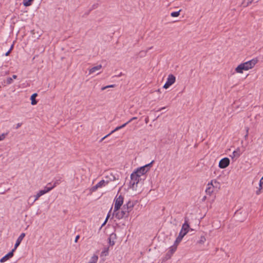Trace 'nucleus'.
<instances>
[{"mask_svg":"<svg viewBox=\"0 0 263 263\" xmlns=\"http://www.w3.org/2000/svg\"><path fill=\"white\" fill-rule=\"evenodd\" d=\"M165 107H162V108H160V109L158 110V111H161V110H163V109H165Z\"/></svg>","mask_w":263,"mask_h":263,"instance_id":"46","label":"nucleus"},{"mask_svg":"<svg viewBox=\"0 0 263 263\" xmlns=\"http://www.w3.org/2000/svg\"><path fill=\"white\" fill-rule=\"evenodd\" d=\"M107 177L109 178L110 181H115L116 178L115 176L112 174H110L109 175L107 176Z\"/></svg>","mask_w":263,"mask_h":263,"instance_id":"29","label":"nucleus"},{"mask_svg":"<svg viewBox=\"0 0 263 263\" xmlns=\"http://www.w3.org/2000/svg\"><path fill=\"white\" fill-rule=\"evenodd\" d=\"M213 181L211 182V183H208V187L206 188L205 190V192L207 194L211 195L213 192V187L214 185L212 183Z\"/></svg>","mask_w":263,"mask_h":263,"instance_id":"13","label":"nucleus"},{"mask_svg":"<svg viewBox=\"0 0 263 263\" xmlns=\"http://www.w3.org/2000/svg\"><path fill=\"white\" fill-rule=\"evenodd\" d=\"M129 123L128 121L126 122L125 123L123 124V125H121V126H118L115 129H114L113 130H112L111 132H110V134H112L114 133V132L124 127L126 125H127Z\"/></svg>","mask_w":263,"mask_h":263,"instance_id":"20","label":"nucleus"},{"mask_svg":"<svg viewBox=\"0 0 263 263\" xmlns=\"http://www.w3.org/2000/svg\"><path fill=\"white\" fill-rule=\"evenodd\" d=\"M206 240V239L204 236L200 237V240L198 241L197 243L199 244H203Z\"/></svg>","mask_w":263,"mask_h":263,"instance_id":"27","label":"nucleus"},{"mask_svg":"<svg viewBox=\"0 0 263 263\" xmlns=\"http://www.w3.org/2000/svg\"><path fill=\"white\" fill-rule=\"evenodd\" d=\"M79 238H80V236H79V235H77V236H76V238H75V240H74V241H75L76 242H77V241H78V240L79 239Z\"/></svg>","mask_w":263,"mask_h":263,"instance_id":"44","label":"nucleus"},{"mask_svg":"<svg viewBox=\"0 0 263 263\" xmlns=\"http://www.w3.org/2000/svg\"><path fill=\"white\" fill-rule=\"evenodd\" d=\"M181 240L182 239H179V238L177 237V238H176V240H175L173 246H175L176 247V248H177V246L180 242Z\"/></svg>","mask_w":263,"mask_h":263,"instance_id":"30","label":"nucleus"},{"mask_svg":"<svg viewBox=\"0 0 263 263\" xmlns=\"http://www.w3.org/2000/svg\"><path fill=\"white\" fill-rule=\"evenodd\" d=\"M116 234L115 233H112L110 237H109V243L110 246H114L115 245V242L114 240H111V239H116Z\"/></svg>","mask_w":263,"mask_h":263,"instance_id":"17","label":"nucleus"},{"mask_svg":"<svg viewBox=\"0 0 263 263\" xmlns=\"http://www.w3.org/2000/svg\"><path fill=\"white\" fill-rule=\"evenodd\" d=\"M149 121V118L148 117H147L145 119V122L147 124L148 123Z\"/></svg>","mask_w":263,"mask_h":263,"instance_id":"43","label":"nucleus"},{"mask_svg":"<svg viewBox=\"0 0 263 263\" xmlns=\"http://www.w3.org/2000/svg\"><path fill=\"white\" fill-rule=\"evenodd\" d=\"M108 217H109V215L108 214V215L107 216V217H106V219H105V221H104V222L102 224V227H103V226L105 224V223H106V221H107V219H108Z\"/></svg>","mask_w":263,"mask_h":263,"instance_id":"41","label":"nucleus"},{"mask_svg":"<svg viewBox=\"0 0 263 263\" xmlns=\"http://www.w3.org/2000/svg\"><path fill=\"white\" fill-rule=\"evenodd\" d=\"M134 205L133 202L130 201H129L126 204L123 205V206H125L126 209L129 210L130 211L133 210Z\"/></svg>","mask_w":263,"mask_h":263,"instance_id":"16","label":"nucleus"},{"mask_svg":"<svg viewBox=\"0 0 263 263\" xmlns=\"http://www.w3.org/2000/svg\"><path fill=\"white\" fill-rule=\"evenodd\" d=\"M248 130H249V129L247 128V134L245 136V138L246 139L247 138H248Z\"/></svg>","mask_w":263,"mask_h":263,"instance_id":"42","label":"nucleus"},{"mask_svg":"<svg viewBox=\"0 0 263 263\" xmlns=\"http://www.w3.org/2000/svg\"><path fill=\"white\" fill-rule=\"evenodd\" d=\"M114 215H115V217L118 219H121L123 218H127L128 217V214L127 212L125 211H124L122 209L121 211L119 210L115 212V210H114Z\"/></svg>","mask_w":263,"mask_h":263,"instance_id":"6","label":"nucleus"},{"mask_svg":"<svg viewBox=\"0 0 263 263\" xmlns=\"http://www.w3.org/2000/svg\"><path fill=\"white\" fill-rule=\"evenodd\" d=\"M22 124L21 123H17V124H16V129L20 127H21V126Z\"/></svg>","mask_w":263,"mask_h":263,"instance_id":"40","label":"nucleus"},{"mask_svg":"<svg viewBox=\"0 0 263 263\" xmlns=\"http://www.w3.org/2000/svg\"><path fill=\"white\" fill-rule=\"evenodd\" d=\"M240 155V151L239 149H237V150L236 151H234L233 152V154H232V155H231L230 156L233 159L234 158H238L239 157Z\"/></svg>","mask_w":263,"mask_h":263,"instance_id":"19","label":"nucleus"},{"mask_svg":"<svg viewBox=\"0 0 263 263\" xmlns=\"http://www.w3.org/2000/svg\"><path fill=\"white\" fill-rule=\"evenodd\" d=\"M59 181L60 180H56L54 182V184L52 186H48V187H52V189H53L54 187H55L57 186V184H59Z\"/></svg>","mask_w":263,"mask_h":263,"instance_id":"32","label":"nucleus"},{"mask_svg":"<svg viewBox=\"0 0 263 263\" xmlns=\"http://www.w3.org/2000/svg\"><path fill=\"white\" fill-rule=\"evenodd\" d=\"M98 259V257L97 255H94L91 257L90 261L88 263H96Z\"/></svg>","mask_w":263,"mask_h":263,"instance_id":"24","label":"nucleus"},{"mask_svg":"<svg viewBox=\"0 0 263 263\" xmlns=\"http://www.w3.org/2000/svg\"><path fill=\"white\" fill-rule=\"evenodd\" d=\"M114 85H108V86H105V87H103L101 89L102 90H104L105 89H106V88H111V87H114Z\"/></svg>","mask_w":263,"mask_h":263,"instance_id":"34","label":"nucleus"},{"mask_svg":"<svg viewBox=\"0 0 263 263\" xmlns=\"http://www.w3.org/2000/svg\"><path fill=\"white\" fill-rule=\"evenodd\" d=\"M13 45H12L11 46L10 49H11V50H12L13 49Z\"/></svg>","mask_w":263,"mask_h":263,"instance_id":"49","label":"nucleus"},{"mask_svg":"<svg viewBox=\"0 0 263 263\" xmlns=\"http://www.w3.org/2000/svg\"><path fill=\"white\" fill-rule=\"evenodd\" d=\"M25 236V233H22L20 235V236L18 237V238L16 240V241L15 242V244L14 245V247L13 249H14L15 250L16 249V248L19 246L21 241H22L23 239L24 238Z\"/></svg>","mask_w":263,"mask_h":263,"instance_id":"12","label":"nucleus"},{"mask_svg":"<svg viewBox=\"0 0 263 263\" xmlns=\"http://www.w3.org/2000/svg\"><path fill=\"white\" fill-rule=\"evenodd\" d=\"M11 49H10L6 53H5V55L6 56H8L10 53L11 52Z\"/></svg>","mask_w":263,"mask_h":263,"instance_id":"39","label":"nucleus"},{"mask_svg":"<svg viewBox=\"0 0 263 263\" xmlns=\"http://www.w3.org/2000/svg\"><path fill=\"white\" fill-rule=\"evenodd\" d=\"M245 70L244 66L242 63L239 65L235 69V71L238 73H242L243 71Z\"/></svg>","mask_w":263,"mask_h":263,"instance_id":"18","label":"nucleus"},{"mask_svg":"<svg viewBox=\"0 0 263 263\" xmlns=\"http://www.w3.org/2000/svg\"><path fill=\"white\" fill-rule=\"evenodd\" d=\"M189 219L187 217H185L184 223L183 224L181 228V231L187 233L189 232L190 228L189 224L188 223Z\"/></svg>","mask_w":263,"mask_h":263,"instance_id":"11","label":"nucleus"},{"mask_svg":"<svg viewBox=\"0 0 263 263\" xmlns=\"http://www.w3.org/2000/svg\"><path fill=\"white\" fill-rule=\"evenodd\" d=\"M108 183V181H105L104 180H102L99 182H98L97 185L99 188L102 187L103 186H105L106 184Z\"/></svg>","mask_w":263,"mask_h":263,"instance_id":"21","label":"nucleus"},{"mask_svg":"<svg viewBox=\"0 0 263 263\" xmlns=\"http://www.w3.org/2000/svg\"><path fill=\"white\" fill-rule=\"evenodd\" d=\"M101 68H102L101 65H99L93 67L92 68L90 69L89 74L93 73L96 72L97 71L100 70L101 69Z\"/></svg>","mask_w":263,"mask_h":263,"instance_id":"14","label":"nucleus"},{"mask_svg":"<svg viewBox=\"0 0 263 263\" xmlns=\"http://www.w3.org/2000/svg\"><path fill=\"white\" fill-rule=\"evenodd\" d=\"M137 119V118L136 117H133L132 118H131V119L128 121V122H129V123H130V122H132V121L135 120H136V119Z\"/></svg>","mask_w":263,"mask_h":263,"instance_id":"38","label":"nucleus"},{"mask_svg":"<svg viewBox=\"0 0 263 263\" xmlns=\"http://www.w3.org/2000/svg\"><path fill=\"white\" fill-rule=\"evenodd\" d=\"M257 60L256 59H252L249 61L242 63L243 66L245 68V70H248L252 68H253L255 65L257 63Z\"/></svg>","mask_w":263,"mask_h":263,"instance_id":"7","label":"nucleus"},{"mask_svg":"<svg viewBox=\"0 0 263 263\" xmlns=\"http://www.w3.org/2000/svg\"><path fill=\"white\" fill-rule=\"evenodd\" d=\"M122 210H123V211H125L126 212H127V213H128V214H129V212L131 211H130V210H127V209H126V208L125 206H123V207H122Z\"/></svg>","mask_w":263,"mask_h":263,"instance_id":"36","label":"nucleus"},{"mask_svg":"<svg viewBox=\"0 0 263 263\" xmlns=\"http://www.w3.org/2000/svg\"><path fill=\"white\" fill-rule=\"evenodd\" d=\"M230 164V160L228 158H224L220 160L219 162V167L220 168H225Z\"/></svg>","mask_w":263,"mask_h":263,"instance_id":"9","label":"nucleus"},{"mask_svg":"<svg viewBox=\"0 0 263 263\" xmlns=\"http://www.w3.org/2000/svg\"><path fill=\"white\" fill-rule=\"evenodd\" d=\"M176 81L175 77L172 74H170L168 76L167 81L165 84L163 86V88L165 89L168 88L170 86H171L172 84H173Z\"/></svg>","mask_w":263,"mask_h":263,"instance_id":"5","label":"nucleus"},{"mask_svg":"<svg viewBox=\"0 0 263 263\" xmlns=\"http://www.w3.org/2000/svg\"><path fill=\"white\" fill-rule=\"evenodd\" d=\"M258 1H259V0H256V3H257V2H258Z\"/></svg>","mask_w":263,"mask_h":263,"instance_id":"51","label":"nucleus"},{"mask_svg":"<svg viewBox=\"0 0 263 263\" xmlns=\"http://www.w3.org/2000/svg\"><path fill=\"white\" fill-rule=\"evenodd\" d=\"M140 179V177L138 175L133 173L130 175V181L129 182L130 188L133 190H136L137 184L139 182Z\"/></svg>","mask_w":263,"mask_h":263,"instance_id":"2","label":"nucleus"},{"mask_svg":"<svg viewBox=\"0 0 263 263\" xmlns=\"http://www.w3.org/2000/svg\"><path fill=\"white\" fill-rule=\"evenodd\" d=\"M261 189H263V177L260 180L259 189L256 191V194L259 195Z\"/></svg>","mask_w":263,"mask_h":263,"instance_id":"22","label":"nucleus"},{"mask_svg":"<svg viewBox=\"0 0 263 263\" xmlns=\"http://www.w3.org/2000/svg\"><path fill=\"white\" fill-rule=\"evenodd\" d=\"M111 134L109 133L108 135H106L105 136H104L103 138H102L100 140V142H101L102 141H103V140H104L106 137H107L108 136H109V135H110Z\"/></svg>","mask_w":263,"mask_h":263,"instance_id":"37","label":"nucleus"},{"mask_svg":"<svg viewBox=\"0 0 263 263\" xmlns=\"http://www.w3.org/2000/svg\"><path fill=\"white\" fill-rule=\"evenodd\" d=\"M16 78H17V76L16 75H13L12 78L13 79H16Z\"/></svg>","mask_w":263,"mask_h":263,"instance_id":"47","label":"nucleus"},{"mask_svg":"<svg viewBox=\"0 0 263 263\" xmlns=\"http://www.w3.org/2000/svg\"><path fill=\"white\" fill-rule=\"evenodd\" d=\"M31 197H30L29 198V200H28V203H29V204H31V203L32 202V201H31V203L30 202V199H31Z\"/></svg>","mask_w":263,"mask_h":263,"instance_id":"45","label":"nucleus"},{"mask_svg":"<svg viewBox=\"0 0 263 263\" xmlns=\"http://www.w3.org/2000/svg\"><path fill=\"white\" fill-rule=\"evenodd\" d=\"M181 10L178 11L173 12L171 13V16L172 17H177L179 15Z\"/></svg>","mask_w":263,"mask_h":263,"instance_id":"25","label":"nucleus"},{"mask_svg":"<svg viewBox=\"0 0 263 263\" xmlns=\"http://www.w3.org/2000/svg\"><path fill=\"white\" fill-rule=\"evenodd\" d=\"M176 251V247L175 246H172L170 248L169 250L165 254V256L164 257L163 259V261H166L168 259H170L172 255L174 253V252Z\"/></svg>","mask_w":263,"mask_h":263,"instance_id":"8","label":"nucleus"},{"mask_svg":"<svg viewBox=\"0 0 263 263\" xmlns=\"http://www.w3.org/2000/svg\"><path fill=\"white\" fill-rule=\"evenodd\" d=\"M14 251H15V250L13 249L11 250V251H10L7 254L5 255L4 257H3L0 259V262H4L7 261V260H8L9 259H10V258H11L13 256V253H14Z\"/></svg>","mask_w":263,"mask_h":263,"instance_id":"10","label":"nucleus"},{"mask_svg":"<svg viewBox=\"0 0 263 263\" xmlns=\"http://www.w3.org/2000/svg\"><path fill=\"white\" fill-rule=\"evenodd\" d=\"M12 81H13V79H12V78H10V77L8 78L7 79V84H10L12 83Z\"/></svg>","mask_w":263,"mask_h":263,"instance_id":"33","label":"nucleus"},{"mask_svg":"<svg viewBox=\"0 0 263 263\" xmlns=\"http://www.w3.org/2000/svg\"><path fill=\"white\" fill-rule=\"evenodd\" d=\"M154 161L153 160L151 162L148 164L145 165L140 168L137 169V170L134 173L138 175L139 176L141 177V175H144L146 173H147L152 167L153 163Z\"/></svg>","mask_w":263,"mask_h":263,"instance_id":"1","label":"nucleus"},{"mask_svg":"<svg viewBox=\"0 0 263 263\" xmlns=\"http://www.w3.org/2000/svg\"><path fill=\"white\" fill-rule=\"evenodd\" d=\"M52 190V187H48V186L45 187L44 190H40L35 196L34 199L32 201V202L31 203V205H32L33 203L36 201L41 196L44 194L48 193L50 191Z\"/></svg>","mask_w":263,"mask_h":263,"instance_id":"4","label":"nucleus"},{"mask_svg":"<svg viewBox=\"0 0 263 263\" xmlns=\"http://www.w3.org/2000/svg\"><path fill=\"white\" fill-rule=\"evenodd\" d=\"M33 0H23V4L26 6L28 7L31 6Z\"/></svg>","mask_w":263,"mask_h":263,"instance_id":"23","label":"nucleus"},{"mask_svg":"<svg viewBox=\"0 0 263 263\" xmlns=\"http://www.w3.org/2000/svg\"><path fill=\"white\" fill-rule=\"evenodd\" d=\"M37 94L36 93H34L32 94L31 96L30 100L31 101V104L34 105L37 104V101L35 100V98L37 97Z\"/></svg>","mask_w":263,"mask_h":263,"instance_id":"15","label":"nucleus"},{"mask_svg":"<svg viewBox=\"0 0 263 263\" xmlns=\"http://www.w3.org/2000/svg\"><path fill=\"white\" fill-rule=\"evenodd\" d=\"M124 197L122 195H120L119 196L117 195L115 197L114 199L115 201V206L114 210L115 212L119 210L123 203Z\"/></svg>","mask_w":263,"mask_h":263,"instance_id":"3","label":"nucleus"},{"mask_svg":"<svg viewBox=\"0 0 263 263\" xmlns=\"http://www.w3.org/2000/svg\"><path fill=\"white\" fill-rule=\"evenodd\" d=\"M8 135V132L6 133H3L0 135V141H2L5 139L6 136Z\"/></svg>","mask_w":263,"mask_h":263,"instance_id":"28","label":"nucleus"},{"mask_svg":"<svg viewBox=\"0 0 263 263\" xmlns=\"http://www.w3.org/2000/svg\"><path fill=\"white\" fill-rule=\"evenodd\" d=\"M51 185V183H49L48 184V185Z\"/></svg>","mask_w":263,"mask_h":263,"instance_id":"50","label":"nucleus"},{"mask_svg":"<svg viewBox=\"0 0 263 263\" xmlns=\"http://www.w3.org/2000/svg\"><path fill=\"white\" fill-rule=\"evenodd\" d=\"M98 186H97V185H95V186H92L91 189H90V191L92 192H94L95 191H96V190L98 189Z\"/></svg>","mask_w":263,"mask_h":263,"instance_id":"31","label":"nucleus"},{"mask_svg":"<svg viewBox=\"0 0 263 263\" xmlns=\"http://www.w3.org/2000/svg\"><path fill=\"white\" fill-rule=\"evenodd\" d=\"M186 232H184L183 231H180L179 235L178 236V238L179 239H182L183 237L186 234Z\"/></svg>","mask_w":263,"mask_h":263,"instance_id":"26","label":"nucleus"},{"mask_svg":"<svg viewBox=\"0 0 263 263\" xmlns=\"http://www.w3.org/2000/svg\"><path fill=\"white\" fill-rule=\"evenodd\" d=\"M108 248L105 249V250L102 252V254L103 255H104L105 256L107 255L108 254Z\"/></svg>","mask_w":263,"mask_h":263,"instance_id":"35","label":"nucleus"},{"mask_svg":"<svg viewBox=\"0 0 263 263\" xmlns=\"http://www.w3.org/2000/svg\"><path fill=\"white\" fill-rule=\"evenodd\" d=\"M122 72H121L120 73H119V74L118 76V77H120L121 76H122Z\"/></svg>","mask_w":263,"mask_h":263,"instance_id":"48","label":"nucleus"}]
</instances>
